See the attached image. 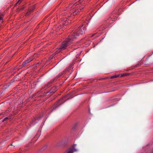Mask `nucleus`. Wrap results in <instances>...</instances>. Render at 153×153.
<instances>
[{
    "label": "nucleus",
    "instance_id": "1",
    "mask_svg": "<svg viewBox=\"0 0 153 153\" xmlns=\"http://www.w3.org/2000/svg\"><path fill=\"white\" fill-rule=\"evenodd\" d=\"M85 26H84L83 25L79 26L78 28L76 33L70 36L66 41L63 42L61 47L57 49L54 54L56 55L68 47V45L71 43L72 41L75 39L78 36L82 35L84 33L85 30Z\"/></svg>",
    "mask_w": 153,
    "mask_h": 153
},
{
    "label": "nucleus",
    "instance_id": "2",
    "mask_svg": "<svg viewBox=\"0 0 153 153\" xmlns=\"http://www.w3.org/2000/svg\"><path fill=\"white\" fill-rule=\"evenodd\" d=\"M79 3H75L73 4L72 3L70 4L68 7V9L71 10L72 7H73V13L71 14V16L69 17L68 18L72 17V16H74L78 14L79 13V12L81 9H82L84 7H80L79 6V7L78 5Z\"/></svg>",
    "mask_w": 153,
    "mask_h": 153
},
{
    "label": "nucleus",
    "instance_id": "3",
    "mask_svg": "<svg viewBox=\"0 0 153 153\" xmlns=\"http://www.w3.org/2000/svg\"><path fill=\"white\" fill-rule=\"evenodd\" d=\"M77 150L74 148H72L68 149L65 153H73L74 152H76Z\"/></svg>",
    "mask_w": 153,
    "mask_h": 153
},
{
    "label": "nucleus",
    "instance_id": "4",
    "mask_svg": "<svg viewBox=\"0 0 153 153\" xmlns=\"http://www.w3.org/2000/svg\"><path fill=\"white\" fill-rule=\"evenodd\" d=\"M33 59V57H30L29 59L26 61H25L23 62V65H25L26 64L30 62Z\"/></svg>",
    "mask_w": 153,
    "mask_h": 153
},
{
    "label": "nucleus",
    "instance_id": "5",
    "mask_svg": "<svg viewBox=\"0 0 153 153\" xmlns=\"http://www.w3.org/2000/svg\"><path fill=\"white\" fill-rule=\"evenodd\" d=\"M69 21H68L67 19H64L62 21L60 25H61L62 24L63 25H66L69 23Z\"/></svg>",
    "mask_w": 153,
    "mask_h": 153
},
{
    "label": "nucleus",
    "instance_id": "6",
    "mask_svg": "<svg viewBox=\"0 0 153 153\" xmlns=\"http://www.w3.org/2000/svg\"><path fill=\"white\" fill-rule=\"evenodd\" d=\"M119 76V75H115L113 76H112L111 77V78L112 79L115 78Z\"/></svg>",
    "mask_w": 153,
    "mask_h": 153
},
{
    "label": "nucleus",
    "instance_id": "7",
    "mask_svg": "<svg viewBox=\"0 0 153 153\" xmlns=\"http://www.w3.org/2000/svg\"><path fill=\"white\" fill-rule=\"evenodd\" d=\"M128 75V74L125 73V74H123L121 75L122 76H127Z\"/></svg>",
    "mask_w": 153,
    "mask_h": 153
},
{
    "label": "nucleus",
    "instance_id": "8",
    "mask_svg": "<svg viewBox=\"0 0 153 153\" xmlns=\"http://www.w3.org/2000/svg\"><path fill=\"white\" fill-rule=\"evenodd\" d=\"M8 119V118L7 117H5L3 120V121H4L6 120H7Z\"/></svg>",
    "mask_w": 153,
    "mask_h": 153
},
{
    "label": "nucleus",
    "instance_id": "9",
    "mask_svg": "<svg viewBox=\"0 0 153 153\" xmlns=\"http://www.w3.org/2000/svg\"><path fill=\"white\" fill-rule=\"evenodd\" d=\"M83 0H80L79 1L80 3H81V2H82L83 1Z\"/></svg>",
    "mask_w": 153,
    "mask_h": 153
},
{
    "label": "nucleus",
    "instance_id": "10",
    "mask_svg": "<svg viewBox=\"0 0 153 153\" xmlns=\"http://www.w3.org/2000/svg\"><path fill=\"white\" fill-rule=\"evenodd\" d=\"M2 21V19L1 18V17H0V21Z\"/></svg>",
    "mask_w": 153,
    "mask_h": 153
},
{
    "label": "nucleus",
    "instance_id": "11",
    "mask_svg": "<svg viewBox=\"0 0 153 153\" xmlns=\"http://www.w3.org/2000/svg\"><path fill=\"white\" fill-rule=\"evenodd\" d=\"M20 0H19L17 2V3H19L20 1Z\"/></svg>",
    "mask_w": 153,
    "mask_h": 153
},
{
    "label": "nucleus",
    "instance_id": "12",
    "mask_svg": "<svg viewBox=\"0 0 153 153\" xmlns=\"http://www.w3.org/2000/svg\"><path fill=\"white\" fill-rule=\"evenodd\" d=\"M95 34H93V35L92 36H94Z\"/></svg>",
    "mask_w": 153,
    "mask_h": 153
}]
</instances>
